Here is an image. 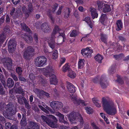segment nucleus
<instances>
[{
    "label": "nucleus",
    "mask_w": 129,
    "mask_h": 129,
    "mask_svg": "<svg viewBox=\"0 0 129 129\" xmlns=\"http://www.w3.org/2000/svg\"><path fill=\"white\" fill-rule=\"evenodd\" d=\"M94 58L95 60L100 63L102 62V60L103 58L102 55L99 54L94 57Z\"/></svg>",
    "instance_id": "nucleus-29"
},
{
    "label": "nucleus",
    "mask_w": 129,
    "mask_h": 129,
    "mask_svg": "<svg viewBox=\"0 0 129 129\" xmlns=\"http://www.w3.org/2000/svg\"><path fill=\"white\" fill-rule=\"evenodd\" d=\"M85 60L84 59H80L78 62V68L81 69L84 66Z\"/></svg>",
    "instance_id": "nucleus-33"
},
{
    "label": "nucleus",
    "mask_w": 129,
    "mask_h": 129,
    "mask_svg": "<svg viewBox=\"0 0 129 129\" xmlns=\"http://www.w3.org/2000/svg\"><path fill=\"white\" fill-rule=\"evenodd\" d=\"M37 79L39 80L38 82L39 83L41 84H45V81L43 77L42 76L40 75L37 77Z\"/></svg>",
    "instance_id": "nucleus-41"
},
{
    "label": "nucleus",
    "mask_w": 129,
    "mask_h": 129,
    "mask_svg": "<svg viewBox=\"0 0 129 129\" xmlns=\"http://www.w3.org/2000/svg\"><path fill=\"white\" fill-rule=\"evenodd\" d=\"M92 100L93 103L95 104V105L98 107H100L101 106L100 104H99L98 102L99 100L95 98H94L92 99Z\"/></svg>",
    "instance_id": "nucleus-39"
},
{
    "label": "nucleus",
    "mask_w": 129,
    "mask_h": 129,
    "mask_svg": "<svg viewBox=\"0 0 129 129\" xmlns=\"http://www.w3.org/2000/svg\"><path fill=\"white\" fill-rule=\"evenodd\" d=\"M7 105H5V103L1 104L0 105V110L3 112L4 116H5L6 112L5 109L6 110V106Z\"/></svg>",
    "instance_id": "nucleus-32"
},
{
    "label": "nucleus",
    "mask_w": 129,
    "mask_h": 129,
    "mask_svg": "<svg viewBox=\"0 0 129 129\" xmlns=\"http://www.w3.org/2000/svg\"><path fill=\"white\" fill-rule=\"evenodd\" d=\"M107 39L108 37L107 35L103 34H101V39L102 42L106 44L107 43Z\"/></svg>",
    "instance_id": "nucleus-27"
},
{
    "label": "nucleus",
    "mask_w": 129,
    "mask_h": 129,
    "mask_svg": "<svg viewBox=\"0 0 129 129\" xmlns=\"http://www.w3.org/2000/svg\"><path fill=\"white\" fill-rule=\"evenodd\" d=\"M41 28L42 30L45 33L49 32L50 29L49 26L48 24L46 22L44 23L41 25Z\"/></svg>",
    "instance_id": "nucleus-18"
},
{
    "label": "nucleus",
    "mask_w": 129,
    "mask_h": 129,
    "mask_svg": "<svg viewBox=\"0 0 129 129\" xmlns=\"http://www.w3.org/2000/svg\"><path fill=\"white\" fill-rule=\"evenodd\" d=\"M16 44V41L14 40H11L9 41L8 49L10 53H13L15 51Z\"/></svg>",
    "instance_id": "nucleus-11"
},
{
    "label": "nucleus",
    "mask_w": 129,
    "mask_h": 129,
    "mask_svg": "<svg viewBox=\"0 0 129 129\" xmlns=\"http://www.w3.org/2000/svg\"><path fill=\"white\" fill-rule=\"evenodd\" d=\"M50 82L51 84L55 85L57 84V81L55 75H53L51 78L50 79Z\"/></svg>",
    "instance_id": "nucleus-26"
},
{
    "label": "nucleus",
    "mask_w": 129,
    "mask_h": 129,
    "mask_svg": "<svg viewBox=\"0 0 129 129\" xmlns=\"http://www.w3.org/2000/svg\"><path fill=\"white\" fill-rule=\"evenodd\" d=\"M27 9L25 6H23L22 8V10L24 13L28 17L30 13L33 12L34 8L33 5L31 3L27 4Z\"/></svg>",
    "instance_id": "nucleus-9"
},
{
    "label": "nucleus",
    "mask_w": 129,
    "mask_h": 129,
    "mask_svg": "<svg viewBox=\"0 0 129 129\" xmlns=\"http://www.w3.org/2000/svg\"><path fill=\"white\" fill-rule=\"evenodd\" d=\"M7 35L3 33L0 35V44L2 43L4 41Z\"/></svg>",
    "instance_id": "nucleus-31"
},
{
    "label": "nucleus",
    "mask_w": 129,
    "mask_h": 129,
    "mask_svg": "<svg viewBox=\"0 0 129 129\" xmlns=\"http://www.w3.org/2000/svg\"><path fill=\"white\" fill-rule=\"evenodd\" d=\"M111 10L110 5L107 4H105L104 7L103 9V12L104 13L108 12Z\"/></svg>",
    "instance_id": "nucleus-30"
},
{
    "label": "nucleus",
    "mask_w": 129,
    "mask_h": 129,
    "mask_svg": "<svg viewBox=\"0 0 129 129\" xmlns=\"http://www.w3.org/2000/svg\"><path fill=\"white\" fill-rule=\"evenodd\" d=\"M21 125H22L24 126H26L27 124L26 119L24 115L23 114L22 115V118L21 121Z\"/></svg>",
    "instance_id": "nucleus-38"
},
{
    "label": "nucleus",
    "mask_w": 129,
    "mask_h": 129,
    "mask_svg": "<svg viewBox=\"0 0 129 129\" xmlns=\"http://www.w3.org/2000/svg\"><path fill=\"white\" fill-rule=\"evenodd\" d=\"M16 91V92L19 94H21L23 95L24 94V92L23 91L22 89H11L9 90L10 93L11 94H12L13 93L14 90Z\"/></svg>",
    "instance_id": "nucleus-24"
},
{
    "label": "nucleus",
    "mask_w": 129,
    "mask_h": 129,
    "mask_svg": "<svg viewBox=\"0 0 129 129\" xmlns=\"http://www.w3.org/2000/svg\"><path fill=\"white\" fill-rule=\"evenodd\" d=\"M21 36L28 43H30L33 41V38L30 36H27L26 34H22Z\"/></svg>",
    "instance_id": "nucleus-19"
},
{
    "label": "nucleus",
    "mask_w": 129,
    "mask_h": 129,
    "mask_svg": "<svg viewBox=\"0 0 129 129\" xmlns=\"http://www.w3.org/2000/svg\"><path fill=\"white\" fill-rule=\"evenodd\" d=\"M28 102V101L26 100L24 103L25 104V108L28 109H29L31 108Z\"/></svg>",
    "instance_id": "nucleus-52"
},
{
    "label": "nucleus",
    "mask_w": 129,
    "mask_h": 129,
    "mask_svg": "<svg viewBox=\"0 0 129 129\" xmlns=\"http://www.w3.org/2000/svg\"><path fill=\"white\" fill-rule=\"evenodd\" d=\"M58 115L59 117V121L61 122L64 123V124H67L68 123L67 120H64V115L60 113H59Z\"/></svg>",
    "instance_id": "nucleus-23"
},
{
    "label": "nucleus",
    "mask_w": 129,
    "mask_h": 129,
    "mask_svg": "<svg viewBox=\"0 0 129 129\" xmlns=\"http://www.w3.org/2000/svg\"><path fill=\"white\" fill-rule=\"evenodd\" d=\"M33 91L38 95H39V96H41L43 95H46L47 98L50 97L49 94L48 93L43 91L42 89H34Z\"/></svg>",
    "instance_id": "nucleus-16"
},
{
    "label": "nucleus",
    "mask_w": 129,
    "mask_h": 129,
    "mask_svg": "<svg viewBox=\"0 0 129 129\" xmlns=\"http://www.w3.org/2000/svg\"><path fill=\"white\" fill-rule=\"evenodd\" d=\"M102 100V103L104 110L109 115H115L116 113V110L113 102L108 97H103Z\"/></svg>",
    "instance_id": "nucleus-1"
},
{
    "label": "nucleus",
    "mask_w": 129,
    "mask_h": 129,
    "mask_svg": "<svg viewBox=\"0 0 129 129\" xmlns=\"http://www.w3.org/2000/svg\"><path fill=\"white\" fill-rule=\"evenodd\" d=\"M47 15L50 19L51 20L52 22H54V18L53 17V16L52 15L50 10H49L48 11Z\"/></svg>",
    "instance_id": "nucleus-44"
},
{
    "label": "nucleus",
    "mask_w": 129,
    "mask_h": 129,
    "mask_svg": "<svg viewBox=\"0 0 129 129\" xmlns=\"http://www.w3.org/2000/svg\"><path fill=\"white\" fill-rule=\"evenodd\" d=\"M10 72V76L11 77L13 78L15 81H17L18 80V79L15 75V73L13 72V71H12Z\"/></svg>",
    "instance_id": "nucleus-48"
},
{
    "label": "nucleus",
    "mask_w": 129,
    "mask_h": 129,
    "mask_svg": "<svg viewBox=\"0 0 129 129\" xmlns=\"http://www.w3.org/2000/svg\"><path fill=\"white\" fill-rule=\"evenodd\" d=\"M85 21L87 23L91 28L92 27V23L90 20V18L89 17H86L85 19Z\"/></svg>",
    "instance_id": "nucleus-37"
},
{
    "label": "nucleus",
    "mask_w": 129,
    "mask_h": 129,
    "mask_svg": "<svg viewBox=\"0 0 129 129\" xmlns=\"http://www.w3.org/2000/svg\"><path fill=\"white\" fill-rule=\"evenodd\" d=\"M100 84L102 87L104 88H107L108 85V83L107 82L105 76L102 75L100 79Z\"/></svg>",
    "instance_id": "nucleus-14"
},
{
    "label": "nucleus",
    "mask_w": 129,
    "mask_h": 129,
    "mask_svg": "<svg viewBox=\"0 0 129 129\" xmlns=\"http://www.w3.org/2000/svg\"><path fill=\"white\" fill-rule=\"evenodd\" d=\"M18 128L16 124H14L11 125L10 129H17Z\"/></svg>",
    "instance_id": "nucleus-63"
},
{
    "label": "nucleus",
    "mask_w": 129,
    "mask_h": 129,
    "mask_svg": "<svg viewBox=\"0 0 129 129\" xmlns=\"http://www.w3.org/2000/svg\"><path fill=\"white\" fill-rule=\"evenodd\" d=\"M0 80L5 88H6L5 84V78L4 75L2 74H0Z\"/></svg>",
    "instance_id": "nucleus-34"
},
{
    "label": "nucleus",
    "mask_w": 129,
    "mask_h": 129,
    "mask_svg": "<svg viewBox=\"0 0 129 129\" xmlns=\"http://www.w3.org/2000/svg\"><path fill=\"white\" fill-rule=\"evenodd\" d=\"M10 22V19L9 16L7 15L6 16V22L7 23H9Z\"/></svg>",
    "instance_id": "nucleus-57"
},
{
    "label": "nucleus",
    "mask_w": 129,
    "mask_h": 129,
    "mask_svg": "<svg viewBox=\"0 0 129 129\" xmlns=\"http://www.w3.org/2000/svg\"><path fill=\"white\" fill-rule=\"evenodd\" d=\"M21 26L22 28L25 31L30 33L31 32L30 29L27 26L26 24L24 23H21Z\"/></svg>",
    "instance_id": "nucleus-28"
},
{
    "label": "nucleus",
    "mask_w": 129,
    "mask_h": 129,
    "mask_svg": "<svg viewBox=\"0 0 129 129\" xmlns=\"http://www.w3.org/2000/svg\"><path fill=\"white\" fill-rule=\"evenodd\" d=\"M50 105L54 110L61 108L63 106L62 103L57 101L52 102L50 103Z\"/></svg>",
    "instance_id": "nucleus-13"
},
{
    "label": "nucleus",
    "mask_w": 129,
    "mask_h": 129,
    "mask_svg": "<svg viewBox=\"0 0 129 129\" xmlns=\"http://www.w3.org/2000/svg\"><path fill=\"white\" fill-rule=\"evenodd\" d=\"M62 8V7L61 6L59 8V9L56 13V14L57 15H60L61 13V10Z\"/></svg>",
    "instance_id": "nucleus-59"
},
{
    "label": "nucleus",
    "mask_w": 129,
    "mask_h": 129,
    "mask_svg": "<svg viewBox=\"0 0 129 129\" xmlns=\"http://www.w3.org/2000/svg\"><path fill=\"white\" fill-rule=\"evenodd\" d=\"M11 125V124L9 122H7L5 123V127L6 129H10Z\"/></svg>",
    "instance_id": "nucleus-53"
},
{
    "label": "nucleus",
    "mask_w": 129,
    "mask_h": 129,
    "mask_svg": "<svg viewBox=\"0 0 129 129\" xmlns=\"http://www.w3.org/2000/svg\"><path fill=\"white\" fill-rule=\"evenodd\" d=\"M116 29L117 31H119L121 30L122 28V23L121 20L117 21L116 23Z\"/></svg>",
    "instance_id": "nucleus-21"
},
{
    "label": "nucleus",
    "mask_w": 129,
    "mask_h": 129,
    "mask_svg": "<svg viewBox=\"0 0 129 129\" xmlns=\"http://www.w3.org/2000/svg\"><path fill=\"white\" fill-rule=\"evenodd\" d=\"M86 112L89 114L91 113L92 111V109L90 107H87L85 108Z\"/></svg>",
    "instance_id": "nucleus-51"
},
{
    "label": "nucleus",
    "mask_w": 129,
    "mask_h": 129,
    "mask_svg": "<svg viewBox=\"0 0 129 129\" xmlns=\"http://www.w3.org/2000/svg\"><path fill=\"white\" fill-rule=\"evenodd\" d=\"M47 60V58L44 56L39 57L35 60V64L37 67H42L45 64Z\"/></svg>",
    "instance_id": "nucleus-8"
},
{
    "label": "nucleus",
    "mask_w": 129,
    "mask_h": 129,
    "mask_svg": "<svg viewBox=\"0 0 129 129\" xmlns=\"http://www.w3.org/2000/svg\"><path fill=\"white\" fill-rule=\"evenodd\" d=\"M5 21L4 17L2 16L0 19V25L2 24Z\"/></svg>",
    "instance_id": "nucleus-64"
},
{
    "label": "nucleus",
    "mask_w": 129,
    "mask_h": 129,
    "mask_svg": "<svg viewBox=\"0 0 129 129\" xmlns=\"http://www.w3.org/2000/svg\"><path fill=\"white\" fill-rule=\"evenodd\" d=\"M15 11V8L14 7H12L11 8V12L10 13V14L11 16L13 15L14 12Z\"/></svg>",
    "instance_id": "nucleus-62"
},
{
    "label": "nucleus",
    "mask_w": 129,
    "mask_h": 129,
    "mask_svg": "<svg viewBox=\"0 0 129 129\" xmlns=\"http://www.w3.org/2000/svg\"><path fill=\"white\" fill-rule=\"evenodd\" d=\"M28 127L29 129H39V124L32 121L28 122Z\"/></svg>",
    "instance_id": "nucleus-15"
},
{
    "label": "nucleus",
    "mask_w": 129,
    "mask_h": 129,
    "mask_svg": "<svg viewBox=\"0 0 129 129\" xmlns=\"http://www.w3.org/2000/svg\"><path fill=\"white\" fill-rule=\"evenodd\" d=\"M60 30V29L57 26H55L53 30L51 37L49 38V39H48V42L49 45L52 49H54L55 44H60L62 43V41L61 42L59 41L57 42L55 41V35L56 34L58 33L59 34V36L62 37L61 38H62L63 40L64 38L65 37V35L63 32L62 33V32L61 33L59 32Z\"/></svg>",
    "instance_id": "nucleus-2"
},
{
    "label": "nucleus",
    "mask_w": 129,
    "mask_h": 129,
    "mask_svg": "<svg viewBox=\"0 0 129 129\" xmlns=\"http://www.w3.org/2000/svg\"><path fill=\"white\" fill-rule=\"evenodd\" d=\"M26 100V99L24 98H23L22 96L19 97L18 98V103L21 105L23 104V102Z\"/></svg>",
    "instance_id": "nucleus-36"
},
{
    "label": "nucleus",
    "mask_w": 129,
    "mask_h": 129,
    "mask_svg": "<svg viewBox=\"0 0 129 129\" xmlns=\"http://www.w3.org/2000/svg\"><path fill=\"white\" fill-rule=\"evenodd\" d=\"M58 55V51L57 50H55L53 52L52 56V58L54 59H55L57 57Z\"/></svg>",
    "instance_id": "nucleus-49"
},
{
    "label": "nucleus",
    "mask_w": 129,
    "mask_h": 129,
    "mask_svg": "<svg viewBox=\"0 0 129 129\" xmlns=\"http://www.w3.org/2000/svg\"><path fill=\"white\" fill-rule=\"evenodd\" d=\"M4 64L5 68L10 72L13 71L12 67L13 63L12 59L10 58L7 59L6 61L4 62Z\"/></svg>",
    "instance_id": "nucleus-10"
},
{
    "label": "nucleus",
    "mask_w": 129,
    "mask_h": 129,
    "mask_svg": "<svg viewBox=\"0 0 129 129\" xmlns=\"http://www.w3.org/2000/svg\"><path fill=\"white\" fill-rule=\"evenodd\" d=\"M14 84V82L13 79L11 78H9L7 79V85L6 86V87H8V88H11L13 86Z\"/></svg>",
    "instance_id": "nucleus-22"
},
{
    "label": "nucleus",
    "mask_w": 129,
    "mask_h": 129,
    "mask_svg": "<svg viewBox=\"0 0 129 129\" xmlns=\"http://www.w3.org/2000/svg\"><path fill=\"white\" fill-rule=\"evenodd\" d=\"M29 76V78L31 80H34L35 79V77L33 74L31 73H30Z\"/></svg>",
    "instance_id": "nucleus-55"
},
{
    "label": "nucleus",
    "mask_w": 129,
    "mask_h": 129,
    "mask_svg": "<svg viewBox=\"0 0 129 129\" xmlns=\"http://www.w3.org/2000/svg\"><path fill=\"white\" fill-rule=\"evenodd\" d=\"M17 73L18 74V76L21 75L22 70L21 68L18 67L16 69Z\"/></svg>",
    "instance_id": "nucleus-47"
},
{
    "label": "nucleus",
    "mask_w": 129,
    "mask_h": 129,
    "mask_svg": "<svg viewBox=\"0 0 129 129\" xmlns=\"http://www.w3.org/2000/svg\"><path fill=\"white\" fill-rule=\"evenodd\" d=\"M41 118L44 123L48 124L51 127H55V123L57 121V120L54 116L52 115L48 116L42 115Z\"/></svg>",
    "instance_id": "nucleus-3"
},
{
    "label": "nucleus",
    "mask_w": 129,
    "mask_h": 129,
    "mask_svg": "<svg viewBox=\"0 0 129 129\" xmlns=\"http://www.w3.org/2000/svg\"><path fill=\"white\" fill-rule=\"evenodd\" d=\"M71 9L69 8H67L64 11V16L65 18L67 19L69 16L70 14Z\"/></svg>",
    "instance_id": "nucleus-25"
},
{
    "label": "nucleus",
    "mask_w": 129,
    "mask_h": 129,
    "mask_svg": "<svg viewBox=\"0 0 129 129\" xmlns=\"http://www.w3.org/2000/svg\"><path fill=\"white\" fill-rule=\"evenodd\" d=\"M21 75L18 76V78L19 80L25 82L26 81V79L23 77H21Z\"/></svg>",
    "instance_id": "nucleus-61"
},
{
    "label": "nucleus",
    "mask_w": 129,
    "mask_h": 129,
    "mask_svg": "<svg viewBox=\"0 0 129 129\" xmlns=\"http://www.w3.org/2000/svg\"><path fill=\"white\" fill-rule=\"evenodd\" d=\"M70 98L74 103L77 105H79L80 103L82 104L84 106L87 105L86 103H85L84 101L78 99L76 95L74 94H70Z\"/></svg>",
    "instance_id": "nucleus-7"
},
{
    "label": "nucleus",
    "mask_w": 129,
    "mask_h": 129,
    "mask_svg": "<svg viewBox=\"0 0 129 129\" xmlns=\"http://www.w3.org/2000/svg\"><path fill=\"white\" fill-rule=\"evenodd\" d=\"M123 57V54H120L118 55H115L114 57L115 59L116 60H119L121 59Z\"/></svg>",
    "instance_id": "nucleus-50"
},
{
    "label": "nucleus",
    "mask_w": 129,
    "mask_h": 129,
    "mask_svg": "<svg viewBox=\"0 0 129 129\" xmlns=\"http://www.w3.org/2000/svg\"><path fill=\"white\" fill-rule=\"evenodd\" d=\"M92 50L90 49L88 47L81 50V53L83 56L88 57H91V54L93 52Z\"/></svg>",
    "instance_id": "nucleus-12"
},
{
    "label": "nucleus",
    "mask_w": 129,
    "mask_h": 129,
    "mask_svg": "<svg viewBox=\"0 0 129 129\" xmlns=\"http://www.w3.org/2000/svg\"><path fill=\"white\" fill-rule=\"evenodd\" d=\"M118 38L119 40L122 42H125L126 41V39L125 38L121 36H119Z\"/></svg>",
    "instance_id": "nucleus-54"
},
{
    "label": "nucleus",
    "mask_w": 129,
    "mask_h": 129,
    "mask_svg": "<svg viewBox=\"0 0 129 129\" xmlns=\"http://www.w3.org/2000/svg\"><path fill=\"white\" fill-rule=\"evenodd\" d=\"M117 81L120 84H122L124 83L123 80L121 78H118L117 79Z\"/></svg>",
    "instance_id": "nucleus-58"
},
{
    "label": "nucleus",
    "mask_w": 129,
    "mask_h": 129,
    "mask_svg": "<svg viewBox=\"0 0 129 129\" xmlns=\"http://www.w3.org/2000/svg\"><path fill=\"white\" fill-rule=\"evenodd\" d=\"M106 17V15L105 14H102L100 18V21L102 24H103L105 19Z\"/></svg>",
    "instance_id": "nucleus-46"
},
{
    "label": "nucleus",
    "mask_w": 129,
    "mask_h": 129,
    "mask_svg": "<svg viewBox=\"0 0 129 129\" xmlns=\"http://www.w3.org/2000/svg\"><path fill=\"white\" fill-rule=\"evenodd\" d=\"M91 125L94 129H99V127L97 126L93 122H91Z\"/></svg>",
    "instance_id": "nucleus-60"
},
{
    "label": "nucleus",
    "mask_w": 129,
    "mask_h": 129,
    "mask_svg": "<svg viewBox=\"0 0 129 129\" xmlns=\"http://www.w3.org/2000/svg\"><path fill=\"white\" fill-rule=\"evenodd\" d=\"M42 70L44 72V75L46 76L53 72V70L51 66H48L45 68H43Z\"/></svg>",
    "instance_id": "nucleus-17"
},
{
    "label": "nucleus",
    "mask_w": 129,
    "mask_h": 129,
    "mask_svg": "<svg viewBox=\"0 0 129 129\" xmlns=\"http://www.w3.org/2000/svg\"><path fill=\"white\" fill-rule=\"evenodd\" d=\"M68 75L69 77L72 78H75L76 75L74 71L72 70H70L69 72Z\"/></svg>",
    "instance_id": "nucleus-35"
},
{
    "label": "nucleus",
    "mask_w": 129,
    "mask_h": 129,
    "mask_svg": "<svg viewBox=\"0 0 129 129\" xmlns=\"http://www.w3.org/2000/svg\"><path fill=\"white\" fill-rule=\"evenodd\" d=\"M10 32V29L9 28V27L8 26H6L4 29L3 33L7 35Z\"/></svg>",
    "instance_id": "nucleus-43"
},
{
    "label": "nucleus",
    "mask_w": 129,
    "mask_h": 129,
    "mask_svg": "<svg viewBox=\"0 0 129 129\" xmlns=\"http://www.w3.org/2000/svg\"><path fill=\"white\" fill-rule=\"evenodd\" d=\"M14 107L11 102H9L6 105V111L5 116L8 119L12 120V116L14 115L16 112V111L14 110Z\"/></svg>",
    "instance_id": "nucleus-4"
},
{
    "label": "nucleus",
    "mask_w": 129,
    "mask_h": 129,
    "mask_svg": "<svg viewBox=\"0 0 129 129\" xmlns=\"http://www.w3.org/2000/svg\"><path fill=\"white\" fill-rule=\"evenodd\" d=\"M90 11L91 12L92 17L93 19L98 17V14L96 12V10L92 7L90 9Z\"/></svg>",
    "instance_id": "nucleus-20"
},
{
    "label": "nucleus",
    "mask_w": 129,
    "mask_h": 129,
    "mask_svg": "<svg viewBox=\"0 0 129 129\" xmlns=\"http://www.w3.org/2000/svg\"><path fill=\"white\" fill-rule=\"evenodd\" d=\"M69 120L71 123H75L78 120L80 122V124L82 125L83 124L84 121L83 118L81 115L78 113H72L68 116Z\"/></svg>",
    "instance_id": "nucleus-5"
},
{
    "label": "nucleus",
    "mask_w": 129,
    "mask_h": 129,
    "mask_svg": "<svg viewBox=\"0 0 129 129\" xmlns=\"http://www.w3.org/2000/svg\"><path fill=\"white\" fill-rule=\"evenodd\" d=\"M67 89H72V88H77V87L74 86L72 84L69 82H67Z\"/></svg>",
    "instance_id": "nucleus-42"
},
{
    "label": "nucleus",
    "mask_w": 129,
    "mask_h": 129,
    "mask_svg": "<svg viewBox=\"0 0 129 129\" xmlns=\"http://www.w3.org/2000/svg\"><path fill=\"white\" fill-rule=\"evenodd\" d=\"M35 51L33 48L30 46H27L25 49L23 56L24 58L28 59L32 56V53Z\"/></svg>",
    "instance_id": "nucleus-6"
},
{
    "label": "nucleus",
    "mask_w": 129,
    "mask_h": 129,
    "mask_svg": "<svg viewBox=\"0 0 129 129\" xmlns=\"http://www.w3.org/2000/svg\"><path fill=\"white\" fill-rule=\"evenodd\" d=\"M6 89H0V93L1 94H5L7 92Z\"/></svg>",
    "instance_id": "nucleus-56"
},
{
    "label": "nucleus",
    "mask_w": 129,
    "mask_h": 129,
    "mask_svg": "<svg viewBox=\"0 0 129 129\" xmlns=\"http://www.w3.org/2000/svg\"><path fill=\"white\" fill-rule=\"evenodd\" d=\"M78 34V32L75 30H73L70 33V36L71 37H75Z\"/></svg>",
    "instance_id": "nucleus-40"
},
{
    "label": "nucleus",
    "mask_w": 129,
    "mask_h": 129,
    "mask_svg": "<svg viewBox=\"0 0 129 129\" xmlns=\"http://www.w3.org/2000/svg\"><path fill=\"white\" fill-rule=\"evenodd\" d=\"M67 70H68L69 71L70 70H71L69 68V66L68 64H66L63 67L62 71L65 72H66Z\"/></svg>",
    "instance_id": "nucleus-45"
}]
</instances>
